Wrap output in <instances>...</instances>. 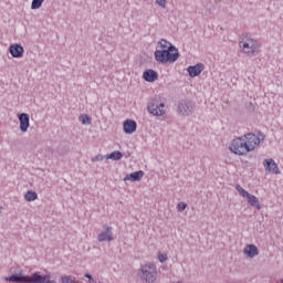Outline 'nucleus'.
<instances>
[{"mask_svg": "<svg viewBox=\"0 0 283 283\" xmlns=\"http://www.w3.org/2000/svg\"><path fill=\"white\" fill-rule=\"evenodd\" d=\"M6 282L14 283H50V276L34 272L32 275H23V270L19 274H12L6 277Z\"/></svg>", "mask_w": 283, "mask_h": 283, "instance_id": "f257e3e1", "label": "nucleus"}, {"mask_svg": "<svg viewBox=\"0 0 283 283\" xmlns=\"http://www.w3.org/2000/svg\"><path fill=\"white\" fill-rule=\"evenodd\" d=\"M178 59H180V52L174 44H170L168 49L155 51V61L163 65H165V63H176Z\"/></svg>", "mask_w": 283, "mask_h": 283, "instance_id": "f03ea898", "label": "nucleus"}, {"mask_svg": "<svg viewBox=\"0 0 283 283\" xmlns=\"http://www.w3.org/2000/svg\"><path fill=\"white\" fill-rule=\"evenodd\" d=\"M230 151L232 154H235L237 156H247L251 150V148L248 146L247 140L244 137H238L232 140V143L229 146Z\"/></svg>", "mask_w": 283, "mask_h": 283, "instance_id": "7ed1b4c3", "label": "nucleus"}, {"mask_svg": "<svg viewBox=\"0 0 283 283\" xmlns=\"http://www.w3.org/2000/svg\"><path fill=\"white\" fill-rule=\"evenodd\" d=\"M157 275L158 272H156L154 264H145L140 268L139 277L142 282L154 283L156 282Z\"/></svg>", "mask_w": 283, "mask_h": 283, "instance_id": "20e7f679", "label": "nucleus"}, {"mask_svg": "<svg viewBox=\"0 0 283 283\" xmlns=\"http://www.w3.org/2000/svg\"><path fill=\"white\" fill-rule=\"evenodd\" d=\"M178 114H181V116H191V114L196 109V103L189 101V99H181L178 102L177 106Z\"/></svg>", "mask_w": 283, "mask_h": 283, "instance_id": "39448f33", "label": "nucleus"}, {"mask_svg": "<svg viewBox=\"0 0 283 283\" xmlns=\"http://www.w3.org/2000/svg\"><path fill=\"white\" fill-rule=\"evenodd\" d=\"M147 109L153 116H163L165 114V103L154 98L148 103Z\"/></svg>", "mask_w": 283, "mask_h": 283, "instance_id": "423d86ee", "label": "nucleus"}, {"mask_svg": "<svg viewBox=\"0 0 283 283\" xmlns=\"http://www.w3.org/2000/svg\"><path fill=\"white\" fill-rule=\"evenodd\" d=\"M98 242H112L114 241V232H112V227L104 224V231L97 237Z\"/></svg>", "mask_w": 283, "mask_h": 283, "instance_id": "0eeeda50", "label": "nucleus"}, {"mask_svg": "<svg viewBox=\"0 0 283 283\" xmlns=\"http://www.w3.org/2000/svg\"><path fill=\"white\" fill-rule=\"evenodd\" d=\"M18 120L20 122V130L25 134L30 128V115L27 113L18 114Z\"/></svg>", "mask_w": 283, "mask_h": 283, "instance_id": "6e6552de", "label": "nucleus"}, {"mask_svg": "<svg viewBox=\"0 0 283 283\" xmlns=\"http://www.w3.org/2000/svg\"><path fill=\"white\" fill-rule=\"evenodd\" d=\"M203 70H205V64L202 63H198L196 65H190L187 67V72L190 78H196V76H200Z\"/></svg>", "mask_w": 283, "mask_h": 283, "instance_id": "1a4fd4ad", "label": "nucleus"}, {"mask_svg": "<svg viewBox=\"0 0 283 283\" xmlns=\"http://www.w3.org/2000/svg\"><path fill=\"white\" fill-rule=\"evenodd\" d=\"M263 167L265 168V171H269V174H282L277 167V164L273 159H264Z\"/></svg>", "mask_w": 283, "mask_h": 283, "instance_id": "9d476101", "label": "nucleus"}, {"mask_svg": "<svg viewBox=\"0 0 283 283\" xmlns=\"http://www.w3.org/2000/svg\"><path fill=\"white\" fill-rule=\"evenodd\" d=\"M23 52H25V50L22 48L21 44L14 43L9 46V53L13 59L23 57Z\"/></svg>", "mask_w": 283, "mask_h": 283, "instance_id": "9b49d317", "label": "nucleus"}, {"mask_svg": "<svg viewBox=\"0 0 283 283\" xmlns=\"http://www.w3.org/2000/svg\"><path fill=\"white\" fill-rule=\"evenodd\" d=\"M123 129L125 134H134L138 129V124L134 119H126L123 123Z\"/></svg>", "mask_w": 283, "mask_h": 283, "instance_id": "f8f14e48", "label": "nucleus"}, {"mask_svg": "<svg viewBox=\"0 0 283 283\" xmlns=\"http://www.w3.org/2000/svg\"><path fill=\"white\" fill-rule=\"evenodd\" d=\"M260 48H262V45L259 44L258 40H253V38H251L250 50H245L244 53L252 54V56H258V54H260Z\"/></svg>", "mask_w": 283, "mask_h": 283, "instance_id": "ddd939ff", "label": "nucleus"}, {"mask_svg": "<svg viewBox=\"0 0 283 283\" xmlns=\"http://www.w3.org/2000/svg\"><path fill=\"white\" fill-rule=\"evenodd\" d=\"M242 138H244L247 145L250 147V151H253L255 149V147H258L255 134L248 133L244 136H242Z\"/></svg>", "mask_w": 283, "mask_h": 283, "instance_id": "4468645a", "label": "nucleus"}, {"mask_svg": "<svg viewBox=\"0 0 283 283\" xmlns=\"http://www.w3.org/2000/svg\"><path fill=\"white\" fill-rule=\"evenodd\" d=\"M143 78L147 83H155V81H158V72L148 69L143 73Z\"/></svg>", "mask_w": 283, "mask_h": 283, "instance_id": "2eb2a0df", "label": "nucleus"}, {"mask_svg": "<svg viewBox=\"0 0 283 283\" xmlns=\"http://www.w3.org/2000/svg\"><path fill=\"white\" fill-rule=\"evenodd\" d=\"M143 176H145V171L137 170L126 175L124 181L127 182V180H132V182H138V180L143 179Z\"/></svg>", "mask_w": 283, "mask_h": 283, "instance_id": "dca6fc26", "label": "nucleus"}, {"mask_svg": "<svg viewBox=\"0 0 283 283\" xmlns=\"http://www.w3.org/2000/svg\"><path fill=\"white\" fill-rule=\"evenodd\" d=\"M243 253L247 255V258H255L256 255H260V250H258L255 244H248L243 249Z\"/></svg>", "mask_w": 283, "mask_h": 283, "instance_id": "f3484780", "label": "nucleus"}, {"mask_svg": "<svg viewBox=\"0 0 283 283\" xmlns=\"http://www.w3.org/2000/svg\"><path fill=\"white\" fill-rule=\"evenodd\" d=\"M245 198L248 200V203L251 207H254L259 211H260V209H262V205H260V200L258 199V197H255L254 195L249 193L248 197H245Z\"/></svg>", "mask_w": 283, "mask_h": 283, "instance_id": "a211bd4d", "label": "nucleus"}, {"mask_svg": "<svg viewBox=\"0 0 283 283\" xmlns=\"http://www.w3.org/2000/svg\"><path fill=\"white\" fill-rule=\"evenodd\" d=\"M242 36L247 39L245 42L240 41L239 45L240 48H243L244 52L245 50H251V36H249V33H243Z\"/></svg>", "mask_w": 283, "mask_h": 283, "instance_id": "6ab92c4d", "label": "nucleus"}, {"mask_svg": "<svg viewBox=\"0 0 283 283\" xmlns=\"http://www.w3.org/2000/svg\"><path fill=\"white\" fill-rule=\"evenodd\" d=\"M38 198L39 195L36 193V191L28 190L24 195V200H27V202H34V200H36Z\"/></svg>", "mask_w": 283, "mask_h": 283, "instance_id": "aec40b11", "label": "nucleus"}, {"mask_svg": "<svg viewBox=\"0 0 283 283\" xmlns=\"http://www.w3.org/2000/svg\"><path fill=\"white\" fill-rule=\"evenodd\" d=\"M122 158H123V154L119 150H115L106 155V160H120Z\"/></svg>", "mask_w": 283, "mask_h": 283, "instance_id": "412c9836", "label": "nucleus"}, {"mask_svg": "<svg viewBox=\"0 0 283 283\" xmlns=\"http://www.w3.org/2000/svg\"><path fill=\"white\" fill-rule=\"evenodd\" d=\"M78 120L82 123V125H92V117L86 114H81L78 116Z\"/></svg>", "mask_w": 283, "mask_h": 283, "instance_id": "4be33fe9", "label": "nucleus"}, {"mask_svg": "<svg viewBox=\"0 0 283 283\" xmlns=\"http://www.w3.org/2000/svg\"><path fill=\"white\" fill-rule=\"evenodd\" d=\"M45 0H32L31 10H39Z\"/></svg>", "mask_w": 283, "mask_h": 283, "instance_id": "5701e85b", "label": "nucleus"}, {"mask_svg": "<svg viewBox=\"0 0 283 283\" xmlns=\"http://www.w3.org/2000/svg\"><path fill=\"white\" fill-rule=\"evenodd\" d=\"M235 189L239 192V196H242V198H247L248 197L249 191L244 190V188H242V186L237 185Z\"/></svg>", "mask_w": 283, "mask_h": 283, "instance_id": "b1692460", "label": "nucleus"}, {"mask_svg": "<svg viewBox=\"0 0 283 283\" xmlns=\"http://www.w3.org/2000/svg\"><path fill=\"white\" fill-rule=\"evenodd\" d=\"M158 45H160V48L163 50H168L169 45H171V42L165 40V39H161L159 42H158Z\"/></svg>", "mask_w": 283, "mask_h": 283, "instance_id": "393cba45", "label": "nucleus"}, {"mask_svg": "<svg viewBox=\"0 0 283 283\" xmlns=\"http://www.w3.org/2000/svg\"><path fill=\"white\" fill-rule=\"evenodd\" d=\"M255 138H256V144L260 145L264 140V138H266V136L263 135L261 130H259L255 135Z\"/></svg>", "mask_w": 283, "mask_h": 283, "instance_id": "a878e982", "label": "nucleus"}, {"mask_svg": "<svg viewBox=\"0 0 283 283\" xmlns=\"http://www.w3.org/2000/svg\"><path fill=\"white\" fill-rule=\"evenodd\" d=\"M101 160H105V157L103 155H96L92 158V163H101Z\"/></svg>", "mask_w": 283, "mask_h": 283, "instance_id": "bb28decb", "label": "nucleus"}, {"mask_svg": "<svg viewBox=\"0 0 283 283\" xmlns=\"http://www.w3.org/2000/svg\"><path fill=\"white\" fill-rule=\"evenodd\" d=\"M158 261L163 264L164 262H167V254H158Z\"/></svg>", "mask_w": 283, "mask_h": 283, "instance_id": "cd10ccee", "label": "nucleus"}, {"mask_svg": "<svg viewBox=\"0 0 283 283\" xmlns=\"http://www.w3.org/2000/svg\"><path fill=\"white\" fill-rule=\"evenodd\" d=\"M178 209H179L180 211H185V209H187V203H186V202H179V203H178Z\"/></svg>", "mask_w": 283, "mask_h": 283, "instance_id": "c85d7f7f", "label": "nucleus"}, {"mask_svg": "<svg viewBox=\"0 0 283 283\" xmlns=\"http://www.w3.org/2000/svg\"><path fill=\"white\" fill-rule=\"evenodd\" d=\"M156 3L160 6V8H165L166 0H156Z\"/></svg>", "mask_w": 283, "mask_h": 283, "instance_id": "c756f323", "label": "nucleus"}, {"mask_svg": "<svg viewBox=\"0 0 283 283\" xmlns=\"http://www.w3.org/2000/svg\"><path fill=\"white\" fill-rule=\"evenodd\" d=\"M84 277H86L87 280H93L92 274H90V273H86V274L84 275Z\"/></svg>", "mask_w": 283, "mask_h": 283, "instance_id": "7c9ffc66", "label": "nucleus"}, {"mask_svg": "<svg viewBox=\"0 0 283 283\" xmlns=\"http://www.w3.org/2000/svg\"><path fill=\"white\" fill-rule=\"evenodd\" d=\"M281 283H283V279L281 280Z\"/></svg>", "mask_w": 283, "mask_h": 283, "instance_id": "2f4dec72", "label": "nucleus"}]
</instances>
